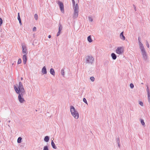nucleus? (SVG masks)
I'll use <instances>...</instances> for the list:
<instances>
[{"label":"nucleus","mask_w":150,"mask_h":150,"mask_svg":"<svg viewBox=\"0 0 150 150\" xmlns=\"http://www.w3.org/2000/svg\"><path fill=\"white\" fill-rule=\"evenodd\" d=\"M16 86H14V89L16 93H19L20 92H25L23 84L21 82L19 83L18 86L16 84Z\"/></svg>","instance_id":"obj_1"},{"label":"nucleus","mask_w":150,"mask_h":150,"mask_svg":"<svg viewBox=\"0 0 150 150\" xmlns=\"http://www.w3.org/2000/svg\"><path fill=\"white\" fill-rule=\"evenodd\" d=\"M94 59L92 56H87L85 58V61L83 65L86 66L87 64H92L93 62Z\"/></svg>","instance_id":"obj_2"},{"label":"nucleus","mask_w":150,"mask_h":150,"mask_svg":"<svg viewBox=\"0 0 150 150\" xmlns=\"http://www.w3.org/2000/svg\"><path fill=\"white\" fill-rule=\"evenodd\" d=\"M70 111L72 116L76 119H77L79 117L78 112L75 109L73 106H70Z\"/></svg>","instance_id":"obj_3"},{"label":"nucleus","mask_w":150,"mask_h":150,"mask_svg":"<svg viewBox=\"0 0 150 150\" xmlns=\"http://www.w3.org/2000/svg\"><path fill=\"white\" fill-rule=\"evenodd\" d=\"M17 93L18 94V97L19 102L21 103H23L25 101V100L23 98V96L25 94V92H20Z\"/></svg>","instance_id":"obj_4"},{"label":"nucleus","mask_w":150,"mask_h":150,"mask_svg":"<svg viewBox=\"0 0 150 150\" xmlns=\"http://www.w3.org/2000/svg\"><path fill=\"white\" fill-rule=\"evenodd\" d=\"M58 4L62 12L63 13H64V6L63 3L60 1H58Z\"/></svg>","instance_id":"obj_5"},{"label":"nucleus","mask_w":150,"mask_h":150,"mask_svg":"<svg viewBox=\"0 0 150 150\" xmlns=\"http://www.w3.org/2000/svg\"><path fill=\"white\" fill-rule=\"evenodd\" d=\"M141 51L144 59L145 61L147 59V56L145 50H142Z\"/></svg>","instance_id":"obj_6"},{"label":"nucleus","mask_w":150,"mask_h":150,"mask_svg":"<svg viewBox=\"0 0 150 150\" xmlns=\"http://www.w3.org/2000/svg\"><path fill=\"white\" fill-rule=\"evenodd\" d=\"M116 51L117 54H121L123 51V47H117Z\"/></svg>","instance_id":"obj_7"},{"label":"nucleus","mask_w":150,"mask_h":150,"mask_svg":"<svg viewBox=\"0 0 150 150\" xmlns=\"http://www.w3.org/2000/svg\"><path fill=\"white\" fill-rule=\"evenodd\" d=\"M23 53V54H28L27 49L25 45L22 46Z\"/></svg>","instance_id":"obj_8"},{"label":"nucleus","mask_w":150,"mask_h":150,"mask_svg":"<svg viewBox=\"0 0 150 150\" xmlns=\"http://www.w3.org/2000/svg\"><path fill=\"white\" fill-rule=\"evenodd\" d=\"M78 12L79 11H74L73 18L75 19L78 17Z\"/></svg>","instance_id":"obj_9"},{"label":"nucleus","mask_w":150,"mask_h":150,"mask_svg":"<svg viewBox=\"0 0 150 150\" xmlns=\"http://www.w3.org/2000/svg\"><path fill=\"white\" fill-rule=\"evenodd\" d=\"M120 38L123 40H125V38L124 35V32H122L120 34Z\"/></svg>","instance_id":"obj_10"},{"label":"nucleus","mask_w":150,"mask_h":150,"mask_svg":"<svg viewBox=\"0 0 150 150\" xmlns=\"http://www.w3.org/2000/svg\"><path fill=\"white\" fill-rule=\"evenodd\" d=\"M42 72L44 74H47V69L46 67L44 66L42 68Z\"/></svg>","instance_id":"obj_11"},{"label":"nucleus","mask_w":150,"mask_h":150,"mask_svg":"<svg viewBox=\"0 0 150 150\" xmlns=\"http://www.w3.org/2000/svg\"><path fill=\"white\" fill-rule=\"evenodd\" d=\"M23 63L25 64L26 63L27 60L26 54H24L23 56Z\"/></svg>","instance_id":"obj_12"},{"label":"nucleus","mask_w":150,"mask_h":150,"mask_svg":"<svg viewBox=\"0 0 150 150\" xmlns=\"http://www.w3.org/2000/svg\"><path fill=\"white\" fill-rule=\"evenodd\" d=\"M73 6L74 11H79V6L77 4H76L75 6Z\"/></svg>","instance_id":"obj_13"},{"label":"nucleus","mask_w":150,"mask_h":150,"mask_svg":"<svg viewBox=\"0 0 150 150\" xmlns=\"http://www.w3.org/2000/svg\"><path fill=\"white\" fill-rule=\"evenodd\" d=\"M111 56L112 57V59L113 60H115L116 59L117 56L114 53H112L111 54Z\"/></svg>","instance_id":"obj_14"},{"label":"nucleus","mask_w":150,"mask_h":150,"mask_svg":"<svg viewBox=\"0 0 150 150\" xmlns=\"http://www.w3.org/2000/svg\"><path fill=\"white\" fill-rule=\"evenodd\" d=\"M139 43V46L141 50H145L144 47L143 46V44L141 42Z\"/></svg>","instance_id":"obj_15"},{"label":"nucleus","mask_w":150,"mask_h":150,"mask_svg":"<svg viewBox=\"0 0 150 150\" xmlns=\"http://www.w3.org/2000/svg\"><path fill=\"white\" fill-rule=\"evenodd\" d=\"M50 74L54 76L55 74L54 71V69L53 68H51L50 69Z\"/></svg>","instance_id":"obj_16"},{"label":"nucleus","mask_w":150,"mask_h":150,"mask_svg":"<svg viewBox=\"0 0 150 150\" xmlns=\"http://www.w3.org/2000/svg\"><path fill=\"white\" fill-rule=\"evenodd\" d=\"M51 145L52 148L54 149H57V147L53 140H52L51 143Z\"/></svg>","instance_id":"obj_17"},{"label":"nucleus","mask_w":150,"mask_h":150,"mask_svg":"<svg viewBox=\"0 0 150 150\" xmlns=\"http://www.w3.org/2000/svg\"><path fill=\"white\" fill-rule=\"evenodd\" d=\"M49 139L50 138L48 136H46L44 138V140L46 142H48L49 141Z\"/></svg>","instance_id":"obj_18"},{"label":"nucleus","mask_w":150,"mask_h":150,"mask_svg":"<svg viewBox=\"0 0 150 150\" xmlns=\"http://www.w3.org/2000/svg\"><path fill=\"white\" fill-rule=\"evenodd\" d=\"M87 40L89 42H91L93 41V40L91 38V35H89L88 37Z\"/></svg>","instance_id":"obj_19"},{"label":"nucleus","mask_w":150,"mask_h":150,"mask_svg":"<svg viewBox=\"0 0 150 150\" xmlns=\"http://www.w3.org/2000/svg\"><path fill=\"white\" fill-rule=\"evenodd\" d=\"M59 29L58 31L61 32L62 29V25L60 23L59 24Z\"/></svg>","instance_id":"obj_20"},{"label":"nucleus","mask_w":150,"mask_h":150,"mask_svg":"<svg viewBox=\"0 0 150 150\" xmlns=\"http://www.w3.org/2000/svg\"><path fill=\"white\" fill-rule=\"evenodd\" d=\"M140 121L142 125L144 127L145 126V122H144V120L143 119H141Z\"/></svg>","instance_id":"obj_21"},{"label":"nucleus","mask_w":150,"mask_h":150,"mask_svg":"<svg viewBox=\"0 0 150 150\" xmlns=\"http://www.w3.org/2000/svg\"><path fill=\"white\" fill-rule=\"evenodd\" d=\"M22 138L21 137H19L17 140V142L20 143L21 142Z\"/></svg>","instance_id":"obj_22"},{"label":"nucleus","mask_w":150,"mask_h":150,"mask_svg":"<svg viewBox=\"0 0 150 150\" xmlns=\"http://www.w3.org/2000/svg\"><path fill=\"white\" fill-rule=\"evenodd\" d=\"M61 73L62 75L63 76H64V69H63L61 70Z\"/></svg>","instance_id":"obj_23"},{"label":"nucleus","mask_w":150,"mask_h":150,"mask_svg":"<svg viewBox=\"0 0 150 150\" xmlns=\"http://www.w3.org/2000/svg\"><path fill=\"white\" fill-rule=\"evenodd\" d=\"M43 150H49L48 146H44Z\"/></svg>","instance_id":"obj_24"},{"label":"nucleus","mask_w":150,"mask_h":150,"mask_svg":"<svg viewBox=\"0 0 150 150\" xmlns=\"http://www.w3.org/2000/svg\"><path fill=\"white\" fill-rule=\"evenodd\" d=\"M83 101L84 103L87 104V105H88L86 99L85 98H83Z\"/></svg>","instance_id":"obj_25"},{"label":"nucleus","mask_w":150,"mask_h":150,"mask_svg":"<svg viewBox=\"0 0 150 150\" xmlns=\"http://www.w3.org/2000/svg\"><path fill=\"white\" fill-rule=\"evenodd\" d=\"M147 94H150L149 89L148 86H147Z\"/></svg>","instance_id":"obj_26"},{"label":"nucleus","mask_w":150,"mask_h":150,"mask_svg":"<svg viewBox=\"0 0 150 150\" xmlns=\"http://www.w3.org/2000/svg\"><path fill=\"white\" fill-rule=\"evenodd\" d=\"M148 102L150 103V94H147Z\"/></svg>","instance_id":"obj_27"},{"label":"nucleus","mask_w":150,"mask_h":150,"mask_svg":"<svg viewBox=\"0 0 150 150\" xmlns=\"http://www.w3.org/2000/svg\"><path fill=\"white\" fill-rule=\"evenodd\" d=\"M21 59L20 58H19V59H18V60L17 64H21Z\"/></svg>","instance_id":"obj_28"},{"label":"nucleus","mask_w":150,"mask_h":150,"mask_svg":"<svg viewBox=\"0 0 150 150\" xmlns=\"http://www.w3.org/2000/svg\"><path fill=\"white\" fill-rule=\"evenodd\" d=\"M116 141L117 143V144H118L119 143H120V140L119 137L117 138H116Z\"/></svg>","instance_id":"obj_29"},{"label":"nucleus","mask_w":150,"mask_h":150,"mask_svg":"<svg viewBox=\"0 0 150 150\" xmlns=\"http://www.w3.org/2000/svg\"><path fill=\"white\" fill-rule=\"evenodd\" d=\"M90 79L92 81H94L95 80V78L93 76L91 77L90 78Z\"/></svg>","instance_id":"obj_30"},{"label":"nucleus","mask_w":150,"mask_h":150,"mask_svg":"<svg viewBox=\"0 0 150 150\" xmlns=\"http://www.w3.org/2000/svg\"><path fill=\"white\" fill-rule=\"evenodd\" d=\"M36 20H37L38 19V15L37 14H35L34 16Z\"/></svg>","instance_id":"obj_31"},{"label":"nucleus","mask_w":150,"mask_h":150,"mask_svg":"<svg viewBox=\"0 0 150 150\" xmlns=\"http://www.w3.org/2000/svg\"><path fill=\"white\" fill-rule=\"evenodd\" d=\"M18 20H21V18L20 15V13H18Z\"/></svg>","instance_id":"obj_32"},{"label":"nucleus","mask_w":150,"mask_h":150,"mask_svg":"<svg viewBox=\"0 0 150 150\" xmlns=\"http://www.w3.org/2000/svg\"><path fill=\"white\" fill-rule=\"evenodd\" d=\"M130 86L131 88H133L134 87V85L133 83H131L130 84Z\"/></svg>","instance_id":"obj_33"},{"label":"nucleus","mask_w":150,"mask_h":150,"mask_svg":"<svg viewBox=\"0 0 150 150\" xmlns=\"http://www.w3.org/2000/svg\"><path fill=\"white\" fill-rule=\"evenodd\" d=\"M3 23V21L2 18H0V26Z\"/></svg>","instance_id":"obj_34"},{"label":"nucleus","mask_w":150,"mask_h":150,"mask_svg":"<svg viewBox=\"0 0 150 150\" xmlns=\"http://www.w3.org/2000/svg\"><path fill=\"white\" fill-rule=\"evenodd\" d=\"M88 19H89V21H91V22H92L93 21V19L91 17H88Z\"/></svg>","instance_id":"obj_35"},{"label":"nucleus","mask_w":150,"mask_h":150,"mask_svg":"<svg viewBox=\"0 0 150 150\" xmlns=\"http://www.w3.org/2000/svg\"><path fill=\"white\" fill-rule=\"evenodd\" d=\"M139 104L142 106H143V103L142 101H140L139 102Z\"/></svg>","instance_id":"obj_36"},{"label":"nucleus","mask_w":150,"mask_h":150,"mask_svg":"<svg viewBox=\"0 0 150 150\" xmlns=\"http://www.w3.org/2000/svg\"><path fill=\"white\" fill-rule=\"evenodd\" d=\"M72 4L73 6H75V1L74 0H72Z\"/></svg>","instance_id":"obj_37"},{"label":"nucleus","mask_w":150,"mask_h":150,"mask_svg":"<svg viewBox=\"0 0 150 150\" xmlns=\"http://www.w3.org/2000/svg\"><path fill=\"white\" fill-rule=\"evenodd\" d=\"M61 32L58 31L57 34V36H58L60 34Z\"/></svg>","instance_id":"obj_38"},{"label":"nucleus","mask_w":150,"mask_h":150,"mask_svg":"<svg viewBox=\"0 0 150 150\" xmlns=\"http://www.w3.org/2000/svg\"><path fill=\"white\" fill-rule=\"evenodd\" d=\"M61 32L58 31L57 34V36H58L60 34Z\"/></svg>","instance_id":"obj_39"},{"label":"nucleus","mask_w":150,"mask_h":150,"mask_svg":"<svg viewBox=\"0 0 150 150\" xmlns=\"http://www.w3.org/2000/svg\"><path fill=\"white\" fill-rule=\"evenodd\" d=\"M146 45L147 47H148L149 48V43H148V42L147 41H146Z\"/></svg>","instance_id":"obj_40"},{"label":"nucleus","mask_w":150,"mask_h":150,"mask_svg":"<svg viewBox=\"0 0 150 150\" xmlns=\"http://www.w3.org/2000/svg\"><path fill=\"white\" fill-rule=\"evenodd\" d=\"M33 31H36V28L35 27H34L33 29Z\"/></svg>","instance_id":"obj_41"},{"label":"nucleus","mask_w":150,"mask_h":150,"mask_svg":"<svg viewBox=\"0 0 150 150\" xmlns=\"http://www.w3.org/2000/svg\"><path fill=\"white\" fill-rule=\"evenodd\" d=\"M133 6L134 7V9L135 10V11H136V7L134 5H133Z\"/></svg>","instance_id":"obj_42"},{"label":"nucleus","mask_w":150,"mask_h":150,"mask_svg":"<svg viewBox=\"0 0 150 150\" xmlns=\"http://www.w3.org/2000/svg\"><path fill=\"white\" fill-rule=\"evenodd\" d=\"M18 21H19V23H20V25H21L22 24V23H21V20H19Z\"/></svg>","instance_id":"obj_43"},{"label":"nucleus","mask_w":150,"mask_h":150,"mask_svg":"<svg viewBox=\"0 0 150 150\" xmlns=\"http://www.w3.org/2000/svg\"><path fill=\"white\" fill-rule=\"evenodd\" d=\"M18 21H19V23H20V25H21L22 24V23H21V20H19Z\"/></svg>","instance_id":"obj_44"},{"label":"nucleus","mask_w":150,"mask_h":150,"mask_svg":"<svg viewBox=\"0 0 150 150\" xmlns=\"http://www.w3.org/2000/svg\"><path fill=\"white\" fill-rule=\"evenodd\" d=\"M119 148H120V143H119L118 144H117Z\"/></svg>","instance_id":"obj_45"},{"label":"nucleus","mask_w":150,"mask_h":150,"mask_svg":"<svg viewBox=\"0 0 150 150\" xmlns=\"http://www.w3.org/2000/svg\"><path fill=\"white\" fill-rule=\"evenodd\" d=\"M48 37L49 38H51V35H50L48 36Z\"/></svg>","instance_id":"obj_46"},{"label":"nucleus","mask_w":150,"mask_h":150,"mask_svg":"<svg viewBox=\"0 0 150 150\" xmlns=\"http://www.w3.org/2000/svg\"><path fill=\"white\" fill-rule=\"evenodd\" d=\"M140 38L139 37L138 38V41H139V40H140Z\"/></svg>","instance_id":"obj_47"},{"label":"nucleus","mask_w":150,"mask_h":150,"mask_svg":"<svg viewBox=\"0 0 150 150\" xmlns=\"http://www.w3.org/2000/svg\"><path fill=\"white\" fill-rule=\"evenodd\" d=\"M23 78H22V77H21V80H23Z\"/></svg>","instance_id":"obj_48"},{"label":"nucleus","mask_w":150,"mask_h":150,"mask_svg":"<svg viewBox=\"0 0 150 150\" xmlns=\"http://www.w3.org/2000/svg\"><path fill=\"white\" fill-rule=\"evenodd\" d=\"M139 41V43H140V42H140V40H139V41Z\"/></svg>","instance_id":"obj_49"}]
</instances>
